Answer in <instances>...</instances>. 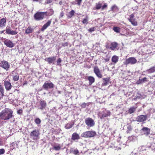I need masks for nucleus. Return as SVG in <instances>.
<instances>
[{"instance_id": "4c0bfd02", "label": "nucleus", "mask_w": 155, "mask_h": 155, "mask_svg": "<svg viewBox=\"0 0 155 155\" xmlns=\"http://www.w3.org/2000/svg\"><path fill=\"white\" fill-rule=\"evenodd\" d=\"M101 7V4L100 3H96V9L98 10L100 9Z\"/></svg>"}, {"instance_id": "a19ab883", "label": "nucleus", "mask_w": 155, "mask_h": 155, "mask_svg": "<svg viewBox=\"0 0 155 155\" xmlns=\"http://www.w3.org/2000/svg\"><path fill=\"white\" fill-rule=\"evenodd\" d=\"M113 30L116 32H119L120 31L119 28L117 27H114L113 28Z\"/></svg>"}, {"instance_id": "a878e982", "label": "nucleus", "mask_w": 155, "mask_h": 155, "mask_svg": "<svg viewBox=\"0 0 155 155\" xmlns=\"http://www.w3.org/2000/svg\"><path fill=\"white\" fill-rule=\"evenodd\" d=\"M119 58L118 56L116 55L113 56L111 59L112 61L116 64L118 61Z\"/></svg>"}, {"instance_id": "a211bd4d", "label": "nucleus", "mask_w": 155, "mask_h": 155, "mask_svg": "<svg viewBox=\"0 0 155 155\" xmlns=\"http://www.w3.org/2000/svg\"><path fill=\"white\" fill-rule=\"evenodd\" d=\"M45 13V16H51L54 13V11L53 9H50L47 11L45 12H44Z\"/></svg>"}, {"instance_id": "393cba45", "label": "nucleus", "mask_w": 155, "mask_h": 155, "mask_svg": "<svg viewBox=\"0 0 155 155\" xmlns=\"http://www.w3.org/2000/svg\"><path fill=\"white\" fill-rule=\"evenodd\" d=\"M103 79L104 81L102 84V85L103 86L107 85L109 82V79L108 78H104Z\"/></svg>"}, {"instance_id": "1a4fd4ad", "label": "nucleus", "mask_w": 155, "mask_h": 155, "mask_svg": "<svg viewBox=\"0 0 155 155\" xmlns=\"http://www.w3.org/2000/svg\"><path fill=\"white\" fill-rule=\"evenodd\" d=\"M54 87V84L52 82H49L48 81H46L43 86V87L46 90L52 88Z\"/></svg>"}, {"instance_id": "bf43d9fd", "label": "nucleus", "mask_w": 155, "mask_h": 155, "mask_svg": "<svg viewBox=\"0 0 155 155\" xmlns=\"http://www.w3.org/2000/svg\"><path fill=\"white\" fill-rule=\"evenodd\" d=\"M5 31V30L0 31V34H2V33H4V34H5V33L4 32Z\"/></svg>"}, {"instance_id": "79ce46f5", "label": "nucleus", "mask_w": 155, "mask_h": 155, "mask_svg": "<svg viewBox=\"0 0 155 155\" xmlns=\"http://www.w3.org/2000/svg\"><path fill=\"white\" fill-rule=\"evenodd\" d=\"M88 18L87 16L85 18L83 19L82 23L83 24H87L88 22Z\"/></svg>"}, {"instance_id": "6ab92c4d", "label": "nucleus", "mask_w": 155, "mask_h": 155, "mask_svg": "<svg viewBox=\"0 0 155 155\" xmlns=\"http://www.w3.org/2000/svg\"><path fill=\"white\" fill-rule=\"evenodd\" d=\"M46 103L45 101L44 100L41 101H40V105L41 106L40 109L41 110L43 109L46 107Z\"/></svg>"}, {"instance_id": "c85d7f7f", "label": "nucleus", "mask_w": 155, "mask_h": 155, "mask_svg": "<svg viewBox=\"0 0 155 155\" xmlns=\"http://www.w3.org/2000/svg\"><path fill=\"white\" fill-rule=\"evenodd\" d=\"M88 80L89 81V84H90L91 85L94 81V78L92 76H89L88 78Z\"/></svg>"}, {"instance_id": "680f3d73", "label": "nucleus", "mask_w": 155, "mask_h": 155, "mask_svg": "<svg viewBox=\"0 0 155 155\" xmlns=\"http://www.w3.org/2000/svg\"><path fill=\"white\" fill-rule=\"evenodd\" d=\"M62 1H60L59 2V4H60V5H62Z\"/></svg>"}, {"instance_id": "2eb2a0df", "label": "nucleus", "mask_w": 155, "mask_h": 155, "mask_svg": "<svg viewBox=\"0 0 155 155\" xmlns=\"http://www.w3.org/2000/svg\"><path fill=\"white\" fill-rule=\"evenodd\" d=\"M141 130L143 133V134L146 136L149 135L150 132V129L147 127H143L142 128Z\"/></svg>"}, {"instance_id": "3c124183", "label": "nucleus", "mask_w": 155, "mask_h": 155, "mask_svg": "<svg viewBox=\"0 0 155 155\" xmlns=\"http://www.w3.org/2000/svg\"><path fill=\"white\" fill-rule=\"evenodd\" d=\"M95 28H96L95 27H92L89 29V31L91 32H92L94 31L95 30Z\"/></svg>"}, {"instance_id": "e433bc0d", "label": "nucleus", "mask_w": 155, "mask_h": 155, "mask_svg": "<svg viewBox=\"0 0 155 155\" xmlns=\"http://www.w3.org/2000/svg\"><path fill=\"white\" fill-rule=\"evenodd\" d=\"M35 121L36 124H40L41 123V120L39 118H36L35 120Z\"/></svg>"}, {"instance_id": "39448f33", "label": "nucleus", "mask_w": 155, "mask_h": 155, "mask_svg": "<svg viewBox=\"0 0 155 155\" xmlns=\"http://www.w3.org/2000/svg\"><path fill=\"white\" fill-rule=\"evenodd\" d=\"M137 62V60L134 57H130L126 59L124 62V64L125 65H127L129 64H135Z\"/></svg>"}, {"instance_id": "49530a36", "label": "nucleus", "mask_w": 155, "mask_h": 155, "mask_svg": "<svg viewBox=\"0 0 155 155\" xmlns=\"http://www.w3.org/2000/svg\"><path fill=\"white\" fill-rule=\"evenodd\" d=\"M11 145L12 147H17L18 146L17 144L15 142L12 143L11 144Z\"/></svg>"}, {"instance_id": "58836bf2", "label": "nucleus", "mask_w": 155, "mask_h": 155, "mask_svg": "<svg viewBox=\"0 0 155 155\" xmlns=\"http://www.w3.org/2000/svg\"><path fill=\"white\" fill-rule=\"evenodd\" d=\"M89 105V103H82L81 105V107L82 108H85L86 106H88Z\"/></svg>"}, {"instance_id": "ddd939ff", "label": "nucleus", "mask_w": 155, "mask_h": 155, "mask_svg": "<svg viewBox=\"0 0 155 155\" xmlns=\"http://www.w3.org/2000/svg\"><path fill=\"white\" fill-rule=\"evenodd\" d=\"M4 84L5 88L7 91H9L11 89L12 85L10 82L8 81H5L4 82Z\"/></svg>"}, {"instance_id": "864d4df0", "label": "nucleus", "mask_w": 155, "mask_h": 155, "mask_svg": "<svg viewBox=\"0 0 155 155\" xmlns=\"http://www.w3.org/2000/svg\"><path fill=\"white\" fill-rule=\"evenodd\" d=\"M82 1V0H77L76 1V2H77V4L79 5H80Z\"/></svg>"}, {"instance_id": "cd10ccee", "label": "nucleus", "mask_w": 155, "mask_h": 155, "mask_svg": "<svg viewBox=\"0 0 155 155\" xmlns=\"http://www.w3.org/2000/svg\"><path fill=\"white\" fill-rule=\"evenodd\" d=\"M53 149L56 150H59L61 149L60 145L58 143H55L53 146Z\"/></svg>"}, {"instance_id": "f3484780", "label": "nucleus", "mask_w": 155, "mask_h": 155, "mask_svg": "<svg viewBox=\"0 0 155 155\" xmlns=\"http://www.w3.org/2000/svg\"><path fill=\"white\" fill-rule=\"evenodd\" d=\"M80 138L79 134L76 133H74L72 135L71 139L73 140H78Z\"/></svg>"}, {"instance_id": "412c9836", "label": "nucleus", "mask_w": 155, "mask_h": 155, "mask_svg": "<svg viewBox=\"0 0 155 155\" xmlns=\"http://www.w3.org/2000/svg\"><path fill=\"white\" fill-rule=\"evenodd\" d=\"M51 20L49 21L47 23L45 24L42 27L41 29L42 31H44L45 29L48 26H49L51 24Z\"/></svg>"}, {"instance_id": "e2e57ef3", "label": "nucleus", "mask_w": 155, "mask_h": 155, "mask_svg": "<svg viewBox=\"0 0 155 155\" xmlns=\"http://www.w3.org/2000/svg\"><path fill=\"white\" fill-rule=\"evenodd\" d=\"M105 61H109V59H108L107 58V59H105Z\"/></svg>"}, {"instance_id": "6e6552de", "label": "nucleus", "mask_w": 155, "mask_h": 155, "mask_svg": "<svg viewBox=\"0 0 155 155\" xmlns=\"http://www.w3.org/2000/svg\"><path fill=\"white\" fill-rule=\"evenodd\" d=\"M0 67L6 71H8L10 68V64L7 61L3 60L0 63Z\"/></svg>"}, {"instance_id": "423d86ee", "label": "nucleus", "mask_w": 155, "mask_h": 155, "mask_svg": "<svg viewBox=\"0 0 155 155\" xmlns=\"http://www.w3.org/2000/svg\"><path fill=\"white\" fill-rule=\"evenodd\" d=\"M85 124L89 127H92L94 126L95 122L94 120L91 118L88 117L85 120Z\"/></svg>"}, {"instance_id": "7c9ffc66", "label": "nucleus", "mask_w": 155, "mask_h": 155, "mask_svg": "<svg viewBox=\"0 0 155 155\" xmlns=\"http://www.w3.org/2000/svg\"><path fill=\"white\" fill-rule=\"evenodd\" d=\"M155 71V67H153L150 69L147 70L146 72L148 73H151L154 72Z\"/></svg>"}, {"instance_id": "2f4dec72", "label": "nucleus", "mask_w": 155, "mask_h": 155, "mask_svg": "<svg viewBox=\"0 0 155 155\" xmlns=\"http://www.w3.org/2000/svg\"><path fill=\"white\" fill-rule=\"evenodd\" d=\"M129 139L131 141H134L137 139L136 136L134 135H132L129 137Z\"/></svg>"}, {"instance_id": "f03ea898", "label": "nucleus", "mask_w": 155, "mask_h": 155, "mask_svg": "<svg viewBox=\"0 0 155 155\" xmlns=\"http://www.w3.org/2000/svg\"><path fill=\"white\" fill-rule=\"evenodd\" d=\"M39 130L37 129H35L31 132L30 137L33 140H36L39 139Z\"/></svg>"}, {"instance_id": "4d7b16f0", "label": "nucleus", "mask_w": 155, "mask_h": 155, "mask_svg": "<svg viewBox=\"0 0 155 155\" xmlns=\"http://www.w3.org/2000/svg\"><path fill=\"white\" fill-rule=\"evenodd\" d=\"M127 129H128V130H127V131H128V130H129L130 131V130L131 129V127L130 126H128L127 127Z\"/></svg>"}, {"instance_id": "4468645a", "label": "nucleus", "mask_w": 155, "mask_h": 155, "mask_svg": "<svg viewBox=\"0 0 155 155\" xmlns=\"http://www.w3.org/2000/svg\"><path fill=\"white\" fill-rule=\"evenodd\" d=\"M56 56H53L52 57L47 58L45 59V60L48 62L49 64L53 63L54 64V61L56 60Z\"/></svg>"}, {"instance_id": "de8ad7c7", "label": "nucleus", "mask_w": 155, "mask_h": 155, "mask_svg": "<svg viewBox=\"0 0 155 155\" xmlns=\"http://www.w3.org/2000/svg\"><path fill=\"white\" fill-rule=\"evenodd\" d=\"M61 92L59 91H57L54 92V94L56 96H58V94H61Z\"/></svg>"}, {"instance_id": "c9c22d12", "label": "nucleus", "mask_w": 155, "mask_h": 155, "mask_svg": "<svg viewBox=\"0 0 155 155\" xmlns=\"http://www.w3.org/2000/svg\"><path fill=\"white\" fill-rule=\"evenodd\" d=\"M134 14H131L130 15V18H128V20L129 21H132V20H134L135 19L134 18Z\"/></svg>"}, {"instance_id": "aec40b11", "label": "nucleus", "mask_w": 155, "mask_h": 155, "mask_svg": "<svg viewBox=\"0 0 155 155\" xmlns=\"http://www.w3.org/2000/svg\"><path fill=\"white\" fill-rule=\"evenodd\" d=\"M111 113L110 111L106 110L104 112L102 116L101 117V119L105 117L109 116L110 115Z\"/></svg>"}, {"instance_id": "5fc2aeb1", "label": "nucleus", "mask_w": 155, "mask_h": 155, "mask_svg": "<svg viewBox=\"0 0 155 155\" xmlns=\"http://www.w3.org/2000/svg\"><path fill=\"white\" fill-rule=\"evenodd\" d=\"M64 15V14L62 12L60 13V18L62 17Z\"/></svg>"}, {"instance_id": "8fccbe9b", "label": "nucleus", "mask_w": 155, "mask_h": 155, "mask_svg": "<svg viewBox=\"0 0 155 155\" xmlns=\"http://www.w3.org/2000/svg\"><path fill=\"white\" fill-rule=\"evenodd\" d=\"M74 11L73 10H72L71 12H69V14L71 16H72L74 15Z\"/></svg>"}, {"instance_id": "5701e85b", "label": "nucleus", "mask_w": 155, "mask_h": 155, "mask_svg": "<svg viewBox=\"0 0 155 155\" xmlns=\"http://www.w3.org/2000/svg\"><path fill=\"white\" fill-rule=\"evenodd\" d=\"M147 78L145 77L142 79H139V80L136 82V84H143L147 81Z\"/></svg>"}, {"instance_id": "c03bdc74", "label": "nucleus", "mask_w": 155, "mask_h": 155, "mask_svg": "<svg viewBox=\"0 0 155 155\" xmlns=\"http://www.w3.org/2000/svg\"><path fill=\"white\" fill-rule=\"evenodd\" d=\"M155 137V134H150V135L149 136V137L150 139L151 140H153L154 139Z\"/></svg>"}, {"instance_id": "69168bd1", "label": "nucleus", "mask_w": 155, "mask_h": 155, "mask_svg": "<svg viewBox=\"0 0 155 155\" xmlns=\"http://www.w3.org/2000/svg\"><path fill=\"white\" fill-rule=\"evenodd\" d=\"M34 1H38V0H33Z\"/></svg>"}, {"instance_id": "ea45409f", "label": "nucleus", "mask_w": 155, "mask_h": 155, "mask_svg": "<svg viewBox=\"0 0 155 155\" xmlns=\"http://www.w3.org/2000/svg\"><path fill=\"white\" fill-rule=\"evenodd\" d=\"M130 22L134 26H137V22L136 21L135 19H134L132 21H130Z\"/></svg>"}, {"instance_id": "a18cd8bd", "label": "nucleus", "mask_w": 155, "mask_h": 155, "mask_svg": "<svg viewBox=\"0 0 155 155\" xmlns=\"http://www.w3.org/2000/svg\"><path fill=\"white\" fill-rule=\"evenodd\" d=\"M137 95L136 96H135L134 98V100H136V99H137V98H139L140 97L141 95L140 94H139L138 93H137Z\"/></svg>"}, {"instance_id": "dca6fc26", "label": "nucleus", "mask_w": 155, "mask_h": 155, "mask_svg": "<svg viewBox=\"0 0 155 155\" xmlns=\"http://www.w3.org/2000/svg\"><path fill=\"white\" fill-rule=\"evenodd\" d=\"M118 44L116 42H113L111 43L110 46L109 47V46H107V48H110V49L114 50H115L116 48L117 47Z\"/></svg>"}, {"instance_id": "09e8293b", "label": "nucleus", "mask_w": 155, "mask_h": 155, "mask_svg": "<svg viewBox=\"0 0 155 155\" xmlns=\"http://www.w3.org/2000/svg\"><path fill=\"white\" fill-rule=\"evenodd\" d=\"M5 150L4 149H0V155L3 154L4 153Z\"/></svg>"}, {"instance_id": "0e129e2a", "label": "nucleus", "mask_w": 155, "mask_h": 155, "mask_svg": "<svg viewBox=\"0 0 155 155\" xmlns=\"http://www.w3.org/2000/svg\"><path fill=\"white\" fill-rule=\"evenodd\" d=\"M115 94L114 93H112L110 95V96H111L112 95H114Z\"/></svg>"}, {"instance_id": "f257e3e1", "label": "nucleus", "mask_w": 155, "mask_h": 155, "mask_svg": "<svg viewBox=\"0 0 155 155\" xmlns=\"http://www.w3.org/2000/svg\"><path fill=\"white\" fill-rule=\"evenodd\" d=\"M13 111L11 109L6 108L0 112V119L8 120L13 117Z\"/></svg>"}, {"instance_id": "13d9d810", "label": "nucleus", "mask_w": 155, "mask_h": 155, "mask_svg": "<svg viewBox=\"0 0 155 155\" xmlns=\"http://www.w3.org/2000/svg\"><path fill=\"white\" fill-rule=\"evenodd\" d=\"M3 141L2 139L0 138V145H2V144Z\"/></svg>"}, {"instance_id": "052dcab7", "label": "nucleus", "mask_w": 155, "mask_h": 155, "mask_svg": "<svg viewBox=\"0 0 155 155\" xmlns=\"http://www.w3.org/2000/svg\"><path fill=\"white\" fill-rule=\"evenodd\" d=\"M18 113L19 114H20L21 113V110H19L17 111Z\"/></svg>"}, {"instance_id": "f8f14e48", "label": "nucleus", "mask_w": 155, "mask_h": 155, "mask_svg": "<svg viewBox=\"0 0 155 155\" xmlns=\"http://www.w3.org/2000/svg\"><path fill=\"white\" fill-rule=\"evenodd\" d=\"M4 42L5 45L10 48H12L14 46L12 42L10 40L6 39L4 41Z\"/></svg>"}, {"instance_id": "f704fd0d", "label": "nucleus", "mask_w": 155, "mask_h": 155, "mask_svg": "<svg viewBox=\"0 0 155 155\" xmlns=\"http://www.w3.org/2000/svg\"><path fill=\"white\" fill-rule=\"evenodd\" d=\"M73 125V124H72L70 123L68 124L65 126V128H66L67 129H69L71 128L72 127Z\"/></svg>"}, {"instance_id": "b1692460", "label": "nucleus", "mask_w": 155, "mask_h": 155, "mask_svg": "<svg viewBox=\"0 0 155 155\" xmlns=\"http://www.w3.org/2000/svg\"><path fill=\"white\" fill-rule=\"evenodd\" d=\"M111 11H112L113 12H117L119 10L118 7L115 5H113L111 8Z\"/></svg>"}, {"instance_id": "4be33fe9", "label": "nucleus", "mask_w": 155, "mask_h": 155, "mask_svg": "<svg viewBox=\"0 0 155 155\" xmlns=\"http://www.w3.org/2000/svg\"><path fill=\"white\" fill-rule=\"evenodd\" d=\"M13 80L14 81H17L19 79V74L17 73H15L12 75Z\"/></svg>"}, {"instance_id": "bb28decb", "label": "nucleus", "mask_w": 155, "mask_h": 155, "mask_svg": "<svg viewBox=\"0 0 155 155\" xmlns=\"http://www.w3.org/2000/svg\"><path fill=\"white\" fill-rule=\"evenodd\" d=\"M33 31V29L30 27H28L25 30V33L28 34L31 33Z\"/></svg>"}, {"instance_id": "37998d69", "label": "nucleus", "mask_w": 155, "mask_h": 155, "mask_svg": "<svg viewBox=\"0 0 155 155\" xmlns=\"http://www.w3.org/2000/svg\"><path fill=\"white\" fill-rule=\"evenodd\" d=\"M62 60L60 58H59L57 59V65L61 66V62Z\"/></svg>"}, {"instance_id": "0eeeda50", "label": "nucleus", "mask_w": 155, "mask_h": 155, "mask_svg": "<svg viewBox=\"0 0 155 155\" xmlns=\"http://www.w3.org/2000/svg\"><path fill=\"white\" fill-rule=\"evenodd\" d=\"M147 118V115H140L138 116L136 118V120L138 122H142L143 123H145Z\"/></svg>"}, {"instance_id": "c756f323", "label": "nucleus", "mask_w": 155, "mask_h": 155, "mask_svg": "<svg viewBox=\"0 0 155 155\" xmlns=\"http://www.w3.org/2000/svg\"><path fill=\"white\" fill-rule=\"evenodd\" d=\"M137 107H130L128 110V113L131 114L134 113L136 110Z\"/></svg>"}, {"instance_id": "9b49d317", "label": "nucleus", "mask_w": 155, "mask_h": 155, "mask_svg": "<svg viewBox=\"0 0 155 155\" xmlns=\"http://www.w3.org/2000/svg\"><path fill=\"white\" fill-rule=\"evenodd\" d=\"M5 31L6 34L12 35H15L18 33L17 31L11 30V29L8 27L6 28Z\"/></svg>"}, {"instance_id": "6e6d98bb", "label": "nucleus", "mask_w": 155, "mask_h": 155, "mask_svg": "<svg viewBox=\"0 0 155 155\" xmlns=\"http://www.w3.org/2000/svg\"><path fill=\"white\" fill-rule=\"evenodd\" d=\"M68 45V43L67 42H65L64 43H63L62 44L63 46L64 47H65L67 46Z\"/></svg>"}, {"instance_id": "7ed1b4c3", "label": "nucleus", "mask_w": 155, "mask_h": 155, "mask_svg": "<svg viewBox=\"0 0 155 155\" xmlns=\"http://www.w3.org/2000/svg\"><path fill=\"white\" fill-rule=\"evenodd\" d=\"M96 134L95 131H87L83 133L81 136L84 137H91L94 136Z\"/></svg>"}, {"instance_id": "473e14b6", "label": "nucleus", "mask_w": 155, "mask_h": 155, "mask_svg": "<svg viewBox=\"0 0 155 155\" xmlns=\"http://www.w3.org/2000/svg\"><path fill=\"white\" fill-rule=\"evenodd\" d=\"M71 152L73 153L75 155L78 154L79 153V151L77 149H74V150H71Z\"/></svg>"}, {"instance_id": "9d476101", "label": "nucleus", "mask_w": 155, "mask_h": 155, "mask_svg": "<svg viewBox=\"0 0 155 155\" xmlns=\"http://www.w3.org/2000/svg\"><path fill=\"white\" fill-rule=\"evenodd\" d=\"M94 71L96 76L100 78L102 77V75L101 74L100 70L97 66H95L94 68Z\"/></svg>"}, {"instance_id": "72a5a7b5", "label": "nucleus", "mask_w": 155, "mask_h": 155, "mask_svg": "<svg viewBox=\"0 0 155 155\" xmlns=\"http://www.w3.org/2000/svg\"><path fill=\"white\" fill-rule=\"evenodd\" d=\"M0 92L2 94V96L3 97L4 95V89L3 86L1 85H0Z\"/></svg>"}, {"instance_id": "338daca9", "label": "nucleus", "mask_w": 155, "mask_h": 155, "mask_svg": "<svg viewBox=\"0 0 155 155\" xmlns=\"http://www.w3.org/2000/svg\"><path fill=\"white\" fill-rule=\"evenodd\" d=\"M154 111L155 112V109H154Z\"/></svg>"}, {"instance_id": "20e7f679", "label": "nucleus", "mask_w": 155, "mask_h": 155, "mask_svg": "<svg viewBox=\"0 0 155 155\" xmlns=\"http://www.w3.org/2000/svg\"><path fill=\"white\" fill-rule=\"evenodd\" d=\"M44 12H38L34 15L35 19L37 21H39L43 19L45 16Z\"/></svg>"}, {"instance_id": "603ef678", "label": "nucleus", "mask_w": 155, "mask_h": 155, "mask_svg": "<svg viewBox=\"0 0 155 155\" xmlns=\"http://www.w3.org/2000/svg\"><path fill=\"white\" fill-rule=\"evenodd\" d=\"M107 7V4H104L102 7V10H104L105 8Z\"/></svg>"}]
</instances>
